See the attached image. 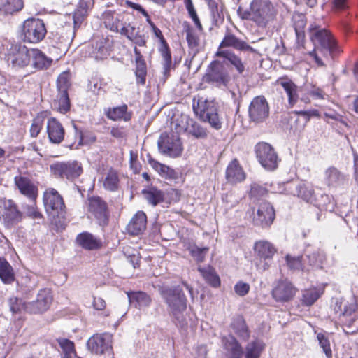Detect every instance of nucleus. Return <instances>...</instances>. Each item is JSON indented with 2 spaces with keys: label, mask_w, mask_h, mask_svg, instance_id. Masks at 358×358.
<instances>
[{
  "label": "nucleus",
  "mask_w": 358,
  "mask_h": 358,
  "mask_svg": "<svg viewBox=\"0 0 358 358\" xmlns=\"http://www.w3.org/2000/svg\"><path fill=\"white\" fill-rule=\"evenodd\" d=\"M237 14L242 20L252 21L258 27L265 28L275 18L276 10L270 0H252L248 9L240 6Z\"/></svg>",
  "instance_id": "f257e3e1"
},
{
  "label": "nucleus",
  "mask_w": 358,
  "mask_h": 358,
  "mask_svg": "<svg viewBox=\"0 0 358 358\" xmlns=\"http://www.w3.org/2000/svg\"><path fill=\"white\" fill-rule=\"evenodd\" d=\"M43 203L51 223L57 229H63L65 227L66 206L62 196L53 189H47L43 194Z\"/></svg>",
  "instance_id": "f03ea898"
},
{
  "label": "nucleus",
  "mask_w": 358,
  "mask_h": 358,
  "mask_svg": "<svg viewBox=\"0 0 358 358\" xmlns=\"http://www.w3.org/2000/svg\"><path fill=\"white\" fill-rule=\"evenodd\" d=\"M159 292L166 304L169 313L178 322H180L187 309V300L182 289L177 286H162Z\"/></svg>",
  "instance_id": "7ed1b4c3"
},
{
  "label": "nucleus",
  "mask_w": 358,
  "mask_h": 358,
  "mask_svg": "<svg viewBox=\"0 0 358 358\" xmlns=\"http://www.w3.org/2000/svg\"><path fill=\"white\" fill-rule=\"evenodd\" d=\"M112 31L119 33L125 36L135 45V47H145L149 38L148 34L143 29L136 27L134 23L127 22L120 17H117L110 24Z\"/></svg>",
  "instance_id": "20e7f679"
},
{
  "label": "nucleus",
  "mask_w": 358,
  "mask_h": 358,
  "mask_svg": "<svg viewBox=\"0 0 358 358\" xmlns=\"http://www.w3.org/2000/svg\"><path fill=\"white\" fill-rule=\"evenodd\" d=\"M194 110L202 121L208 122L212 128L216 130L222 128V122L214 101L201 98L198 100L197 106H194Z\"/></svg>",
  "instance_id": "39448f33"
},
{
  "label": "nucleus",
  "mask_w": 358,
  "mask_h": 358,
  "mask_svg": "<svg viewBox=\"0 0 358 358\" xmlns=\"http://www.w3.org/2000/svg\"><path fill=\"white\" fill-rule=\"evenodd\" d=\"M46 33L45 23L42 20L30 18L24 22L20 38L24 42L37 43L44 38Z\"/></svg>",
  "instance_id": "423d86ee"
},
{
  "label": "nucleus",
  "mask_w": 358,
  "mask_h": 358,
  "mask_svg": "<svg viewBox=\"0 0 358 358\" xmlns=\"http://www.w3.org/2000/svg\"><path fill=\"white\" fill-rule=\"evenodd\" d=\"M51 173L57 178L73 180L83 173V167L77 161L56 162L50 164Z\"/></svg>",
  "instance_id": "0eeeda50"
},
{
  "label": "nucleus",
  "mask_w": 358,
  "mask_h": 358,
  "mask_svg": "<svg viewBox=\"0 0 358 358\" xmlns=\"http://www.w3.org/2000/svg\"><path fill=\"white\" fill-rule=\"evenodd\" d=\"M315 52H339L340 50L331 34L325 27L315 23Z\"/></svg>",
  "instance_id": "6e6552de"
},
{
  "label": "nucleus",
  "mask_w": 358,
  "mask_h": 358,
  "mask_svg": "<svg viewBox=\"0 0 358 358\" xmlns=\"http://www.w3.org/2000/svg\"><path fill=\"white\" fill-rule=\"evenodd\" d=\"M203 81L217 87H226L229 81L228 70L222 62L214 60L208 66Z\"/></svg>",
  "instance_id": "1a4fd4ad"
},
{
  "label": "nucleus",
  "mask_w": 358,
  "mask_h": 358,
  "mask_svg": "<svg viewBox=\"0 0 358 358\" xmlns=\"http://www.w3.org/2000/svg\"><path fill=\"white\" fill-rule=\"evenodd\" d=\"M160 153L169 157L176 158L182 155L183 148L178 135L162 133L157 141Z\"/></svg>",
  "instance_id": "9d476101"
},
{
  "label": "nucleus",
  "mask_w": 358,
  "mask_h": 358,
  "mask_svg": "<svg viewBox=\"0 0 358 358\" xmlns=\"http://www.w3.org/2000/svg\"><path fill=\"white\" fill-rule=\"evenodd\" d=\"M255 152L258 162L267 171H274L278 166L280 159L275 149L265 142L259 143L255 145Z\"/></svg>",
  "instance_id": "9b49d317"
},
{
  "label": "nucleus",
  "mask_w": 358,
  "mask_h": 358,
  "mask_svg": "<svg viewBox=\"0 0 358 358\" xmlns=\"http://www.w3.org/2000/svg\"><path fill=\"white\" fill-rule=\"evenodd\" d=\"M113 336L109 333L96 334L91 336L87 342V349L96 355H106L110 358L113 356Z\"/></svg>",
  "instance_id": "f8f14e48"
},
{
  "label": "nucleus",
  "mask_w": 358,
  "mask_h": 358,
  "mask_svg": "<svg viewBox=\"0 0 358 358\" xmlns=\"http://www.w3.org/2000/svg\"><path fill=\"white\" fill-rule=\"evenodd\" d=\"M252 215L253 224L262 228L269 227L275 217L273 206L266 201L260 202L256 210L255 208L252 209Z\"/></svg>",
  "instance_id": "ddd939ff"
},
{
  "label": "nucleus",
  "mask_w": 358,
  "mask_h": 358,
  "mask_svg": "<svg viewBox=\"0 0 358 358\" xmlns=\"http://www.w3.org/2000/svg\"><path fill=\"white\" fill-rule=\"evenodd\" d=\"M269 105L264 96L254 97L248 107L250 122L255 124L263 123L269 116Z\"/></svg>",
  "instance_id": "4468645a"
},
{
  "label": "nucleus",
  "mask_w": 358,
  "mask_h": 358,
  "mask_svg": "<svg viewBox=\"0 0 358 358\" xmlns=\"http://www.w3.org/2000/svg\"><path fill=\"white\" fill-rule=\"evenodd\" d=\"M6 59L13 67L27 66L30 63L29 49L21 43H12L7 50Z\"/></svg>",
  "instance_id": "2eb2a0df"
},
{
  "label": "nucleus",
  "mask_w": 358,
  "mask_h": 358,
  "mask_svg": "<svg viewBox=\"0 0 358 358\" xmlns=\"http://www.w3.org/2000/svg\"><path fill=\"white\" fill-rule=\"evenodd\" d=\"M52 301V295L49 289H41L36 300L27 303V313L39 314L45 312Z\"/></svg>",
  "instance_id": "dca6fc26"
},
{
  "label": "nucleus",
  "mask_w": 358,
  "mask_h": 358,
  "mask_svg": "<svg viewBox=\"0 0 358 358\" xmlns=\"http://www.w3.org/2000/svg\"><path fill=\"white\" fill-rule=\"evenodd\" d=\"M89 211L94 216L99 225L105 227L108 223V212L106 203L99 196L88 199Z\"/></svg>",
  "instance_id": "f3484780"
},
{
  "label": "nucleus",
  "mask_w": 358,
  "mask_h": 358,
  "mask_svg": "<svg viewBox=\"0 0 358 358\" xmlns=\"http://www.w3.org/2000/svg\"><path fill=\"white\" fill-rule=\"evenodd\" d=\"M254 250L257 256L265 261L262 266L263 271L268 270L271 266V260L277 251L274 245L268 241L262 240L255 242Z\"/></svg>",
  "instance_id": "a211bd4d"
},
{
  "label": "nucleus",
  "mask_w": 358,
  "mask_h": 358,
  "mask_svg": "<svg viewBox=\"0 0 358 358\" xmlns=\"http://www.w3.org/2000/svg\"><path fill=\"white\" fill-rule=\"evenodd\" d=\"M3 220L7 227H12L20 222L23 219V213L18 209L12 200L5 202Z\"/></svg>",
  "instance_id": "6ab92c4d"
},
{
  "label": "nucleus",
  "mask_w": 358,
  "mask_h": 358,
  "mask_svg": "<svg viewBox=\"0 0 358 358\" xmlns=\"http://www.w3.org/2000/svg\"><path fill=\"white\" fill-rule=\"evenodd\" d=\"M296 289L293 285L287 280H279L272 291V296L275 301L285 302L292 299L295 294Z\"/></svg>",
  "instance_id": "aec40b11"
},
{
  "label": "nucleus",
  "mask_w": 358,
  "mask_h": 358,
  "mask_svg": "<svg viewBox=\"0 0 358 358\" xmlns=\"http://www.w3.org/2000/svg\"><path fill=\"white\" fill-rule=\"evenodd\" d=\"M14 182L22 194L31 200L36 199L38 188L29 178L22 176H17L14 178Z\"/></svg>",
  "instance_id": "412c9836"
},
{
  "label": "nucleus",
  "mask_w": 358,
  "mask_h": 358,
  "mask_svg": "<svg viewBox=\"0 0 358 358\" xmlns=\"http://www.w3.org/2000/svg\"><path fill=\"white\" fill-rule=\"evenodd\" d=\"M220 48H232L241 52H255V50L245 41L240 39L233 34L228 33L223 38Z\"/></svg>",
  "instance_id": "4be33fe9"
},
{
  "label": "nucleus",
  "mask_w": 358,
  "mask_h": 358,
  "mask_svg": "<svg viewBox=\"0 0 358 358\" xmlns=\"http://www.w3.org/2000/svg\"><path fill=\"white\" fill-rule=\"evenodd\" d=\"M47 134L50 141L55 144L60 143L64 138L65 131L62 124L55 117L47 121Z\"/></svg>",
  "instance_id": "5701e85b"
},
{
  "label": "nucleus",
  "mask_w": 358,
  "mask_h": 358,
  "mask_svg": "<svg viewBox=\"0 0 358 358\" xmlns=\"http://www.w3.org/2000/svg\"><path fill=\"white\" fill-rule=\"evenodd\" d=\"M147 216L143 211H138L127 226L129 234L138 236L143 233L146 229Z\"/></svg>",
  "instance_id": "b1692460"
},
{
  "label": "nucleus",
  "mask_w": 358,
  "mask_h": 358,
  "mask_svg": "<svg viewBox=\"0 0 358 358\" xmlns=\"http://www.w3.org/2000/svg\"><path fill=\"white\" fill-rule=\"evenodd\" d=\"M104 114L108 119L113 121L129 122L132 117V112L128 110V106L125 103L115 107L105 108Z\"/></svg>",
  "instance_id": "393cba45"
},
{
  "label": "nucleus",
  "mask_w": 358,
  "mask_h": 358,
  "mask_svg": "<svg viewBox=\"0 0 358 358\" xmlns=\"http://www.w3.org/2000/svg\"><path fill=\"white\" fill-rule=\"evenodd\" d=\"M29 64L38 70L47 69L51 66L52 62V59L39 49H29Z\"/></svg>",
  "instance_id": "a878e982"
},
{
  "label": "nucleus",
  "mask_w": 358,
  "mask_h": 358,
  "mask_svg": "<svg viewBox=\"0 0 358 358\" xmlns=\"http://www.w3.org/2000/svg\"><path fill=\"white\" fill-rule=\"evenodd\" d=\"M312 246L308 245L304 249L303 255L302 256H292L291 255H287L285 260L288 268L293 271H301L303 270L302 261H304V257H306L309 264L311 265L312 262Z\"/></svg>",
  "instance_id": "bb28decb"
},
{
  "label": "nucleus",
  "mask_w": 358,
  "mask_h": 358,
  "mask_svg": "<svg viewBox=\"0 0 358 358\" xmlns=\"http://www.w3.org/2000/svg\"><path fill=\"white\" fill-rule=\"evenodd\" d=\"M224 348L227 352V358H242L243 350L238 341L234 336L223 338Z\"/></svg>",
  "instance_id": "cd10ccee"
},
{
  "label": "nucleus",
  "mask_w": 358,
  "mask_h": 358,
  "mask_svg": "<svg viewBox=\"0 0 358 358\" xmlns=\"http://www.w3.org/2000/svg\"><path fill=\"white\" fill-rule=\"evenodd\" d=\"M231 328L234 334L243 341H247L250 335V331L243 316L236 315L233 317Z\"/></svg>",
  "instance_id": "c85d7f7f"
},
{
  "label": "nucleus",
  "mask_w": 358,
  "mask_h": 358,
  "mask_svg": "<svg viewBox=\"0 0 358 358\" xmlns=\"http://www.w3.org/2000/svg\"><path fill=\"white\" fill-rule=\"evenodd\" d=\"M134 53L136 57V83L142 85L145 84L147 76V66L145 60L140 50L136 47L134 48Z\"/></svg>",
  "instance_id": "c756f323"
},
{
  "label": "nucleus",
  "mask_w": 358,
  "mask_h": 358,
  "mask_svg": "<svg viewBox=\"0 0 358 358\" xmlns=\"http://www.w3.org/2000/svg\"><path fill=\"white\" fill-rule=\"evenodd\" d=\"M245 178V173L240 166L237 160L232 161L226 170V179L229 183H237L243 181Z\"/></svg>",
  "instance_id": "7c9ffc66"
},
{
  "label": "nucleus",
  "mask_w": 358,
  "mask_h": 358,
  "mask_svg": "<svg viewBox=\"0 0 358 358\" xmlns=\"http://www.w3.org/2000/svg\"><path fill=\"white\" fill-rule=\"evenodd\" d=\"M76 241L86 250H96L101 246V240L87 231L79 234L76 237Z\"/></svg>",
  "instance_id": "2f4dec72"
},
{
  "label": "nucleus",
  "mask_w": 358,
  "mask_h": 358,
  "mask_svg": "<svg viewBox=\"0 0 358 358\" xmlns=\"http://www.w3.org/2000/svg\"><path fill=\"white\" fill-rule=\"evenodd\" d=\"M278 83L283 88L287 96L289 107L292 108L296 103L299 99L297 86L288 78H282L278 80Z\"/></svg>",
  "instance_id": "473e14b6"
},
{
  "label": "nucleus",
  "mask_w": 358,
  "mask_h": 358,
  "mask_svg": "<svg viewBox=\"0 0 358 358\" xmlns=\"http://www.w3.org/2000/svg\"><path fill=\"white\" fill-rule=\"evenodd\" d=\"M127 296L129 303L138 309L148 307L152 301L147 293L141 291L129 292L127 293Z\"/></svg>",
  "instance_id": "72a5a7b5"
},
{
  "label": "nucleus",
  "mask_w": 358,
  "mask_h": 358,
  "mask_svg": "<svg viewBox=\"0 0 358 358\" xmlns=\"http://www.w3.org/2000/svg\"><path fill=\"white\" fill-rule=\"evenodd\" d=\"M0 279L6 285L13 283L15 280L14 269L3 257H0Z\"/></svg>",
  "instance_id": "f704fd0d"
},
{
  "label": "nucleus",
  "mask_w": 358,
  "mask_h": 358,
  "mask_svg": "<svg viewBox=\"0 0 358 358\" xmlns=\"http://www.w3.org/2000/svg\"><path fill=\"white\" fill-rule=\"evenodd\" d=\"M216 55L220 57H223L235 67L236 71L239 73H242L245 71V66L238 55L234 53L231 50H219L217 52Z\"/></svg>",
  "instance_id": "c9c22d12"
},
{
  "label": "nucleus",
  "mask_w": 358,
  "mask_h": 358,
  "mask_svg": "<svg viewBox=\"0 0 358 358\" xmlns=\"http://www.w3.org/2000/svg\"><path fill=\"white\" fill-rule=\"evenodd\" d=\"M142 194L147 201L153 206L164 201V192L155 187H149L142 190Z\"/></svg>",
  "instance_id": "e433bc0d"
},
{
  "label": "nucleus",
  "mask_w": 358,
  "mask_h": 358,
  "mask_svg": "<svg viewBox=\"0 0 358 358\" xmlns=\"http://www.w3.org/2000/svg\"><path fill=\"white\" fill-rule=\"evenodd\" d=\"M198 270L208 285L213 287H218L220 285V277L217 275L214 268L210 266L199 267Z\"/></svg>",
  "instance_id": "4c0bfd02"
},
{
  "label": "nucleus",
  "mask_w": 358,
  "mask_h": 358,
  "mask_svg": "<svg viewBox=\"0 0 358 358\" xmlns=\"http://www.w3.org/2000/svg\"><path fill=\"white\" fill-rule=\"evenodd\" d=\"M245 350V358H259L264 350V344L259 340L255 339L248 343Z\"/></svg>",
  "instance_id": "58836bf2"
},
{
  "label": "nucleus",
  "mask_w": 358,
  "mask_h": 358,
  "mask_svg": "<svg viewBox=\"0 0 358 358\" xmlns=\"http://www.w3.org/2000/svg\"><path fill=\"white\" fill-rule=\"evenodd\" d=\"M22 8V0H0V11L5 14H13Z\"/></svg>",
  "instance_id": "ea45409f"
},
{
  "label": "nucleus",
  "mask_w": 358,
  "mask_h": 358,
  "mask_svg": "<svg viewBox=\"0 0 358 358\" xmlns=\"http://www.w3.org/2000/svg\"><path fill=\"white\" fill-rule=\"evenodd\" d=\"M185 130L196 138H204L207 136L206 129L192 119L187 120Z\"/></svg>",
  "instance_id": "a19ab883"
},
{
  "label": "nucleus",
  "mask_w": 358,
  "mask_h": 358,
  "mask_svg": "<svg viewBox=\"0 0 358 358\" xmlns=\"http://www.w3.org/2000/svg\"><path fill=\"white\" fill-rule=\"evenodd\" d=\"M330 337V334L327 332H320L317 334L318 345L327 358H332Z\"/></svg>",
  "instance_id": "79ce46f5"
},
{
  "label": "nucleus",
  "mask_w": 358,
  "mask_h": 358,
  "mask_svg": "<svg viewBox=\"0 0 358 358\" xmlns=\"http://www.w3.org/2000/svg\"><path fill=\"white\" fill-rule=\"evenodd\" d=\"M55 108L62 114H65L71 108V102L68 93L58 92L57 100L54 103Z\"/></svg>",
  "instance_id": "37998d69"
},
{
  "label": "nucleus",
  "mask_w": 358,
  "mask_h": 358,
  "mask_svg": "<svg viewBox=\"0 0 358 358\" xmlns=\"http://www.w3.org/2000/svg\"><path fill=\"white\" fill-rule=\"evenodd\" d=\"M119 182L117 172L114 169H110L104 179L103 187L107 190L115 192L118 189Z\"/></svg>",
  "instance_id": "c03bdc74"
},
{
  "label": "nucleus",
  "mask_w": 358,
  "mask_h": 358,
  "mask_svg": "<svg viewBox=\"0 0 358 358\" xmlns=\"http://www.w3.org/2000/svg\"><path fill=\"white\" fill-rule=\"evenodd\" d=\"M183 31L186 34V40L190 48H196L199 45V38L194 33V28L188 22L182 23Z\"/></svg>",
  "instance_id": "a18cd8bd"
},
{
  "label": "nucleus",
  "mask_w": 358,
  "mask_h": 358,
  "mask_svg": "<svg viewBox=\"0 0 358 358\" xmlns=\"http://www.w3.org/2000/svg\"><path fill=\"white\" fill-rule=\"evenodd\" d=\"M159 50L164 61V73L166 74L169 72L172 64L171 54L168 43L166 42L161 43Z\"/></svg>",
  "instance_id": "49530a36"
},
{
  "label": "nucleus",
  "mask_w": 358,
  "mask_h": 358,
  "mask_svg": "<svg viewBox=\"0 0 358 358\" xmlns=\"http://www.w3.org/2000/svg\"><path fill=\"white\" fill-rule=\"evenodd\" d=\"M326 178L329 185L336 186L343 182L344 176L335 167L326 171Z\"/></svg>",
  "instance_id": "de8ad7c7"
},
{
  "label": "nucleus",
  "mask_w": 358,
  "mask_h": 358,
  "mask_svg": "<svg viewBox=\"0 0 358 358\" xmlns=\"http://www.w3.org/2000/svg\"><path fill=\"white\" fill-rule=\"evenodd\" d=\"M57 342L62 350L64 358H73L76 355L74 343L67 338H59Z\"/></svg>",
  "instance_id": "09e8293b"
},
{
  "label": "nucleus",
  "mask_w": 358,
  "mask_h": 358,
  "mask_svg": "<svg viewBox=\"0 0 358 358\" xmlns=\"http://www.w3.org/2000/svg\"><path fill=\"white\" fill-rule=\"evenodd\" d=\"M91 49L90 57L96 60L103 59L108 55V48L103 45L102 41L92 44Z\"/></svg>",
  "instance_id": "8fccbe9b"
},
{
  "label": "nucleus",
  "mask_w": 358,
  "mask_h": 358,
  "mask_svg": "<svg viewBox=\"0 0 358 358\" xmlns=\"http://www.w3.org/2000/svg\"><path fill=\"white\" fill-rule=\"evenodd\" d=\"M8 304L10 308V310L13 313H19L22 310L27 312V303L24 302L21 298L11 296L8 301Z\"/></svg>",
  "instance_id": "3c124183"
},
{
  "label": "nucleus",
  "mask_w": 358,
  "mask_h": 358,
  "mask_svg": "<svg viewBox=\"0 0 358 358\" xmlns=\"http://www.w3.org/2000/svg\"><path fill=\"white\" fill-rule=\"evenodd\" d=\"M188 250L192 257L198 262H203L206 255L209 250L208 247H198L196 245H190L188 247Z\"/></svg>",
  "instance_id": "603ef678"
},
{
  "label": "nucleus",
  "mask_w": 358,
  "mask_h": 358,
  "mask_svg": "<svg viewBox=\"0 0 358 358\" xmlns=\"http://www.w3.org/2000/svg\"><path fill=\"white\" fill-rule=\"evenodd\" d=\"M335 52H329L328 55L325 52H315V71L317 69H324L326 70L327 64L330 61V56Z\"/></svg>",
  "instance_id": "864d4df0"
},
{
  "label": "nucleus",
  "mask_w": 358,
  "mask_h": 358,
  "mask_svg": "<svg viewBox=\"0 0 358 358\" xmlns=\"http://www.w3.org/2000/svg\"><path fill=\"white\" fill-rule=\"evenodd\" d=\"M70 86L69 74L67 72H62L57 78V87L58 92L68 93Z\"/></svg>",
  "instance_id": "5fc2aeb1"
},
{
  "label": "nucleus",
  "mask_w": 358,
  "mask_h": 358,
  "mask_svg": "<svg viewBox=\"0 0 358 358\" xmlns=\"http://www.w3.org/2000/svg\"><path fill=\"white\" fill-rule=\"evenodd\" d=\"M297 196L301 198L308 203H312L313 201V193L311 190H308L304 184H299L296 187Z\"/></svg>",
  "instance_id": "6e6d98bb"
},
{
  "label": "nucleus",
  "mask_w": 358,
  "mask_h": 358,
  "mask_svg": "<svg viewBox=\"0 0 358 358\" xmlns=\"http://www.w3.org/2000/svg\"><path fill=\"white\" fill-rule=\"evenodd\" d=\"M147 159L148 164L156 171L163 178L165 177L166 173V170L168 169V166L161 164L159 162L154 159L150 154L147 155Z\"/></svg>",
  "instance_id": "4d7b16f0"
},
{
  "label": "nucleus",
  "mask_w": 358,
  "mask_h": 358,
  "mask_svg": "<svg viewBox=\"0 0 358 358\" xmlns=\"http://www.w3.org/2000/svg\"><path fill=\"white\" fill-rule=\"evenodd\" d=\"M266 194V189L258 183L253 182L250 185L249 196L250 198L258 199Z\"/></svg>",
  "instance_id": "13d9d810"
},
{
  "label": "nucleus",
  "mask_w": 358,
  "mask_h": 358,
  "mask_svg": "<svg viewBox=\"0 0 358 358\" xmlns=\"http://www.w3.org/2000/svg\"><path fill=\"white\" fill-rule=\"evenodd\" d=\"M293 25L295 31H304L306 24L305 15L301 13H296L292 17Z\"/></svg>",
  "instance_id": "bf43d9fd"
},
{
  "label": "nucleus",
  "mask_w": 358,
  "mask_h": 358,
  "mask_svg": "<svg viewBox=\"0 0 358 358\" xmlns=\"http://www.w3.org/2000/svg\"><path fill=\"white\" fill-rule=\"evenodd\" d=\"M250 290V285L242 281L238 282L234 286L236 294L240 296H245Z\"/></svg>",
  "instance_id": "052dcab7"
},
{
  "label": "nucleus",
  "mask_w": 358,
  "mask_h": 358,
  "mask_svg": "<svg viewBox=\"0 0 358 358\" xmlns=\"http://www.w3.org/2000/svg\"><path fill=\"white\" fill-rule=\"evenodd\" d=\"M42 129V122L39 119H35L31 123L29 132L30 135L33 138H36Z\"/></svg>",
  "instance_id": "680f3d73"
},
{
  "label": "nucleus",
  "mask_w": 358,
  "mask_h": 358,
  "mask_svg": "<svg viewBox=\"0 0 358 358\" xmlns=\"http://www.w3.org/2000/svg\"><path fill=\"white\" fill-rule=\"evenodd\" d=\"M184 3L189 17L192 21L197 20L199 17L194 8L192 0H184Z\"/></svg>",
  "instance_id": "e2e57ef3"
},
{
  "label": "nucleus",
  "mask_w": 358,
  "mask_h": 358,
  "mask_svg": "<svg viewBox=\"0 0 358 358\" xmlns=\"http://www.w3.org/2000/svg\"><path fill=\"white\" fill-rule=\"evenodd\" d=\"M302 303L306 306H310L313 304V290L307 289L305 290L302 295L301 299Z\"/></svg>",
  "instance_id": "0e129e2a"
},
{
  "label": "nucleus",
  "mask_w": 358,
  "mask_h": 358,
  "mask_svg": "<svg viewBox=\"0 0 358 358\" xmlns=\"http://www.w3.org/2000/svg\"><path fill=\"white\" fill-rule=\"evenodd\" d=\"M27 216L33 218H41L42 214L37 210L35 204L27 205L24 208Z\"/></svg>",
  "instance_id": "69168bd1"
},
{
  "label": "nucleus",
  "mask_w": 358,
  "mask_h": 358,
  "mask_svg": "<svg viewBox=\"0 0 358 358\" xmlns=\"http://www.w3.org/2000/svg\"><path fill=\"white\" fill-rule=\"evenodd\" d=\"M208 5L209 8L211 11V15L213 21H217V17H220V14L218 12V8H217V3L214 0H205Z\"/></svg>",
  "instance_id": "338daca9"
},
{
  "label": "nucleus",
  "mask_w": 358,
  "mask_h": 358,
  "mask_svg": "<svg viewBox=\"0 0 358 358\" xmlns=\"http://www.w3.org/2000/svg\"><path fill=\"white\" fill-rule=\"evenodd\" d=\"M357 308V303L354 300L351 302L345 304L343 312H342L343 315H350L352 313L355 312Z\"/></svg>",
  "instance_id": "774afa93"
}]
</instances>
